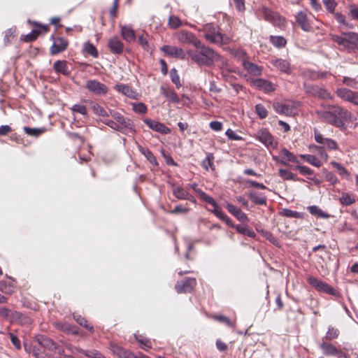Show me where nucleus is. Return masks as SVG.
<instances>
[{
    "label": "nucleus",
    "mask_w": 358,
    "mask_h": 358,
    "mask_svg": "<svg viewBox=\"0 0 358 358\" xmlns=\"http://www.w3.org/2000/svg\"><path fill=\"white\" fill-rule=\"evenodd\" d=\"M195 50H188L187 54L188 57L197 65L210 67L220 62V68L222 73L224 71H231L229 68L228 62L217 51L212 48L203 45L201 41L200 45L196 46Z\"/></svg>",
    "instance_id": "f257e3e1"
},
{
    "label": "nucleus",
    "mask_w": 358,
    "mask_h": 358,
    "mask_svg": "<svg viewBox=\"0 0 358 358\" xmlns=\"http://www.w3.org/2000/svg\"><path fill=\"white\" fill-rule=\"evenodd\" d=\"M317 115L324 122L340 129L345 127V122L352 119V113L338 105H329L326 110L317 111Z\"/></svg>",
    "instance_id": "f03ea898"
},
{
    "label": "nucleus",
    "mask_w": 358,
    "mask_h": 358,
    "mask_svg": "<svg viewBox=\"0 0 358 358\" xmlns=\"http://www.w3.org/2000/svg\"><path fill=\"white\" fill-rule=\"evenodd\" d=\"M203 37L210 43L217 45H227L231 41L230 38L222 34L220 28L213 24H207L204 27Z\"/></svg>",
    "instance_id": "7ed1b4c3"
},
{
    "label": "nucleus",
    "mask_w": 358,
    "mask_h": 358,
    "mask_svg": "<svg viewBox=\"0 0 358 358\" xmlns=\"http://www.w3.org/2000/svg\"><path fill=\"white\" fill-rule=\"evenodd\" d=\"M303 89L306 94L321 99H333V96L327 90L316 85L303 83Z\"/></svg>",
    "instance_id": "20e7f679"
},
{
    "label": "nucleus",
    "mask_w": 358,
    "mask_h": 358,
    "mask_svg": "<svg viewBox=\"0 0 358 358\" xmlns=\"http://www.w3.org/2000/svg\"><path fill=\"white\" fill-rule=\"evenodd\" d=\"M261 11L263 14L264 19L272 23L274 26L278 27H283L285 26L286 20L285 17H282L278 13L265 6L262 8Z\"/></svg>",
    "instance_id": "39448f33"
},
{
    "label": "nucleus",
    "mask_w": 358,
    "mask_h": 358,
    "mask_svg": "<svg viewBox=\"0 0 358 358\" xmlns=\"http://www.w3.org/2000/svg\"><path fill=\"white\" fill-rule=\"evenodd\" d=\"M307 282L319 292H322L332 296H337L338 294V292L332 286L315 277L309 276L307 278Z\"/></svg>",
    "instance_id": "423d86ee"
},
{
    "label": "nucleus",
    "mask_w": 358,
    "mask_h": 358,
    "mask_svg": "<svg viewBox=\"0 0 358 358\" xmlns=\"http://www.w3.org/2000/svg\"><path fill=\"white\" fill-rule=\"evenodd\" d=\"M320 348L326 356H335L337 358H349V355L338 349L332 343L329 341H322L319 345Z\"/></svg>",
    "instance_id": "0eeeda50"
},
{
    "label": "nucleus",
    "mask_w": 358,
    "mask_h": 358,
    "mask_svg": "<svg viewBox=\"0 0 358 358\" xmlns=\"http://www.w3.org/2000/svg\"><path fill=\"white\" fill-rule=\"evenodd\" d=\"M256 139L262 143L268 149H275L278 142L274 136L266 129L257 131L255 135Z\"/></svg>",
    "instance_id": "6e6552de"
},
{
    "label": "nucleus",
    "mask_w": 358,
    "mask_h": 358,
    "mask_svg": "<svg viewBox=\"0 0 358 358\" xmlns=\"http://www.w3.org/2000/svg\"><path fill=\"white\" fill-rule=\"evenodd\" d=\"M50 39L52 41V45L49 49L50 55H57L65 51L69 46V41L64 37L52 35Z\"/></svg>",
    "instance_id": "1a4fd4ad"
},
{
    "label": "nucleus",
    "mask_w": 358,
    "mask_h": 358,
    "mask_svg": "<svg viewBox=\"0 0 358 358\" xmlns=\"http://www.w3.org/2000/svg\"><path fill=\"white\" fill-rule=\"evenodd\" d=\"M196 285L195 278H185L180 281H178L175 285V289L178 294L190 293Z\"/></svg>",
    "instance_id": "9d476101"
},
{
    "label": "nucleus",
    "mask_w": 358,
    "mask_h": 358,
    "mask_svg": "<svg viewBox=\"0 0 358 358\" xmlns=\"http://www.w3.org/2000/svg\"><path fill=\"white\" fill-rule=\"evenodd\" d=\"M297 106V102L294 101H287L284 103L277 102L273 103L275 110L279 114L285 115H292Z\"/></svg>",
    "instance_id": "9b49d317"
},
{
    "label": "nucleus",
    "mask_w": 358,
    "mask_h": 358,
    "mask_svg": "<svg viewBox=\"0 0 358 358\" xmlns=\"http://www.w3.org/2000/svg\"><path fill=\"white\" fill-rule=\"evenodd\" d=\"M336 95L341 99L354 105L358 104V91H352L348 88L340 87L336 91Z\"/></svg>",
    "instance_id": "f8f14e48"
},
{
    "label": "nucleus",
    "mask_w": 358,
    "mask_h": 358,
    "mask_svg": "<svg viewBox=\"0 0 358 358\" xmlns=\"http://www.w3.org/2000/svg\"><path fill=\"white\" fill-rule=\"evenodd\" d=\"M36 340L38 343V344L45 349L53 352L59 350V353H61V352H63V348L61 346H59L58 344L54 342L52 339L48 338L46 336H37Z\"/></svg>",
    "instance_id": "ddd939ff"
},
{
    "label": "nucleus",
    "mask_w": 358,
    "mask_h": 358,
    "mask_svg": "<svg viewBox=\"0 0 358 358\" xmlns=\"http://www.w3.org/2000/svg\"><path fill=\"white\" fill-rule=\"evenodd\" d=\"M178 40L187 44H192L194 47L200 45L201 41L195 36L194 34L186 30H181L177 35Z\"/></svg>",
    "instance_id": "4468645a"
},
{
    "label": "nucleus",
    "mask_w": 358,
    "mask_h": 358,
    "mask_svg": "<svg viewBox=\"0 0 358 358\" xmlns=\"http://www.w3.org/2000/svg\"><path fill=\"white\" fill-rule=\"evenodd\" d=\"M33 24L39 28L38 29H34L29 34L24 36L23 40L26 42H31L35 41L38 36L43 33L45 34L49 31L50 26L47 24H42L37 22H34Z\"/></svg>",
    "instance_id": "2eb2a0df"
},
{
    "label": "nucleus",
    "mask_w": 358,
    "mask_h": 358,
    "mask_svg": "<svg viewBox=\"0 0 358 358\" xmlns=\"http://www.w3.org/2000/svg\"><path fill=\"white\" fill-rule=\"evenodd\" d=\"M314 138L317 143L325 145L327 148L329 150H338V145L336 141L331 138H324L317 129L314 130Z\"/></svg>",
    "instance_id": "dca6fc26"
},
{
    "label": "nucleus",
    "mask_w": 358,
    "mask_h": 358,
    "mask_svg": "<svg viewBox=\"0 0 358 358\" xmlns=\"http://www.w3.org/2000/svg\"><path fill=\"white\" fill-rule=\"evenodd\" d=\"M161 50L167 56L180 59H185L187 55L182 48L173 45H163Z\"/></svg>",
    "instance_id": "f3484780"
},
{
    "label": "nucleus",
    "mask_w": 358,
    "mask_h": 358,
    "mask_svg": "<svg viewBox=\"0 0 358 358\" xmlns=\"http://www.w3.org/2000/svg\"><path fill=\"white\" fill-rule=\"evenodd\" d=\"M85 87L96 95H103L108 92V87L96 80H90L86 83Z\"/></svg>",
    "instance_id": "a211bd4d"
},
{
    "label": "nucleus",
    "mask_w": 358,
    "mask_h": 358,
    "mask_svg": "<svg viewBox=\"0 0 358 358\" xmlns=\"http://www.w3.org/2000/svg\"><path fill=\"white\" fill-rule=\"evenodd\" d=\"M252 85L258 90L265 93L273 92L276 90V85L263 78L254 79L252 81Z\"/></svg>",
    "instance_id": "6ab92c4d"
},
{
    "label": "nucleus",
    "mask_w": 358,
    "mask_h": 358,
    "mask_svg": "<svg viewBox=\"0 0 358 358\" xmlns=\"http://www.w3.org/2000/svg\"><path fill=\"white\" fill-rule=\"evenodd\" d=\"M295 20L303 31L306 32L313 31V27L304 11H299L295 15Z\"/></svg>",
    "instance_id": "aec40b11"
},
{
    "label": "nucleus",
    "mask_w": 358,
    "mask_h": 358,
    "mask_svg": "<svg viewBox=\"0 0 358 358\" xmlns=\"http://www.w3.org/2000/svg\"><path fill=\"white\" fill-rule=\"evenodd\" d=\"M143 122L149 128L162 134H168L171 131V129L164 124L151 120L150 118L144 119Z\"/></svg>",
    "instance_id": "412c9836"
},
{
    "label": "nucleus",
    "mask_w": 358,
    "mask_h": 358,
    "mask_svg": "<svg viewBox=\"0 0 358 358\" xmlns=\"http://www.w3.org/2000/svg\"><path fill=\"white\" fill-rule=\"evenodd\" d=\"M173 194L178 199L187 200L194 204L196 203L195 198L182 186L174 185L173 187Z\"/></svg>",
    "instance_id": "4be33fe9"
},
{
    "label": "nucleus",
    "mask_w": 358,
    "mask_h": 358,
    "mask_svg": "<svg viewBox=\"0 0 358 358\" xmlns=\"http://www.w3.org/2000/svg\"><path fill=\"white\" fill-rule=\"evenodd\" d=\"M53 326L57 330L66 334L78 335V328L64 321H57L53 323Z\"/></svg>",
    "instance_id": "5701e85b"
},
{
    "label": "nucleus",
    "mask_w": 358,
    "mask_h": 358,
    "mask_svg": "<svg viewBox=\"0 0 358 358\" xmlns=\"http://www.w3.org/2000/svg\"><path fill=\"white\" fill-rule=\"evenodd\" d=\"M108 46L113 54L120 55L123 52L124 44L117 36L109 38Z\"/></svg>",
    "instance_id": "b1692460"
},
{
    "label": "nucleus",
    "mask_w": 358,
    "mask_h": 358,
    "mask_svg": "<svg viewBox=\"0 0 358 358\" xmlns=\"http://www.w3.org/2000/svg\"><path fill=\"white\" fill-rule=\"evenodd\" d=\"M213 207V210H208L213 213L219 219L224 222L229 227L235 228L236 225L233 221L222 211L221 207L215 201V205H211Z\"/></svg>",
    "instance_id": "393cba45"
},
{
    "label": "nucleus",
    "mask_w": 358,
    "mask_h": 358,
    "mask_svg": "<svg viewBox=\"0 0 358 358\" xmlns=\"http://www.w3.org/2000/svg\"><path fill=\"white\" fill-rule=\"evenodd\" d=\"M114 89L122 93V94L125 95L126 96L132 99H136L138 96L137 92L133 90V88L125 84L120 83L117 84L114 86Z\"/></svg>",
    "instance_id": "a878e982"
},
{
    "label": "nucleus",
    "mask_w": 358,
    "mask_h": 358,
    "mask_svg": "<svg viewBox=\"0 0 358 358\" xmlns=\"http://www.w3.org/2000/svg\"><path fill=\"white\" fill-rule=\"evenodd\" d=\"M271 63L280 71L288 75L292 73L291 66L289 61L280 58H275L272 59Z\"/></svg>",
    "instance_id": "bb28decb"
},
{
    "label": "nucleus",
    "mask_w": 358,
    "mask_h": 358,
    "mask_svg": "<svg viewBox=\"0 0 358 358\" xmlns=\"http://www.w3.org/2000/svg\"><path fill=\"white\" fill-rule=\"evenodd\" d=\"M227 210L233 215L238 221L242 222H248V218L247 215L243 213L241 208L236 207L231 203H227L226 206Z\"/></svg>",
    "instance_id": "cd10ccee"
},
{
    "label": "nucleus",
    "mask_w": 358,
    "mask_h": 358,
    "mask_svg": "<svg viewBox=\"0 0 358 358\" xmlns=\"http://www.w3.org/2000/svg\"><path fill=\"white\" fill-rule=\"evenodd\" d=\"M242 64L248 73L252 76H259L262 73V67L255 63L244 59Z\"/></svg>",
    "instance_id": "c85d7f7f"
},
{
    "label": "nucleus",
    "mask_w": 358,
    "mask_h": 358,
    "mask_svg": "<svg viewBox=\"0 0 358 358\" xmlns=\"http://www.w3.org/2000/svg\"><path fill=\"white\" fill-rule=\"evenodd\" d=\"M189 187L192 189L199 196V198L210 205H215V200L210 196L208 195L205 192L198 187V185L195 182L189 185Z\"/></svg>",
    "instance_id": "c756f323"
},
{
    "label": "nucleus",
    "mask_w": 358,
    "mask_h": 358,
    "mask_svg": "<svg viewBox=\"0 0 358 358\" xmlns=\"http://www.w3.org/2000/svg\"><path fill=\"white\" fill-rule=\"evenodd\" d=\"M328 74L327 71L320 72L311 70H306L302 72V76L306 80H317L325 78Z\"/></svg>",
    "instance_id": "7c9ffc66"
},
{
    "label": "nucleus",
    "mask_w": 358,
    "mask_h": 358,
    "mask_svg": "<svg viewBox=\"0 0 358 358\" xmlns=\"http://www.w3.org/2000/svg\"><path fill=\"white\" fill-rule=\"evenodd\" d=\"M248 197L255 204L266 205L267 198L261 192L251 190L248 192Z\"/></svg>",
    "instance_id": "2f4dec72"
},
{
    "label": "nucleus",
    "mask_w": 358,
    "mask_h": 358,
    "mask_svg": "<svg viewBox=\"0 0 358 358\" xmlns=\"http://www.w3.org/2000/svg\"><path fill=\"white\" fill-rule=\"evenodd\" d=\"M83 102L89 104L94 114L102 117L109 116L108 111L97 103L89 99H83Z\"/></svg>",
    "instance_id": "473e14b6"
},
{
    "label": "nucleus",
    "mask_w": 358,
    "mask_h": 358,
    "mask_svg": "<svg viewBox=\"0 0 358 358\" xmlns=\"http://www.w3.org/2000/svg\"><path fill=\"white\" fill-rule=\"evenodd\" d=\"M161 93L170 101L174 103H180V98L176 92L169 87L162 86L160 88Z\"/></svg>",
    "instance_id": "72a5a7b5"
},
{
    "label": "nucleus",
    "mask_w": 358,
    "mask_h": 358,
    "mask_svg": "<svg viewBox=\"0 0 358 358\" xmlns=\"http://www.w3.org/2000/svg\"><path fill=\"white\" fill-rule=\"evenodd\" d=\"M121 35L122 38L127 42L134 41L136 39L135 31L131 26L122 25L120 26Z\"/></svg>",
    "instance_id": "f704fd0d"
},
{
    "label": "nucleus",
    "mask_w": 358,
    "mask_h": 358,
    "mask_svg": "<svg viewBox=\"0 0 358 358\" xmlns=\"http://www.w3.org/2000/svg\"><path fill=\"white\" fill-rule=\"evenodd\" d=\"M11 322H15L22 325H24L30 324L32 322V320L27 315L15 311L12 313Z\"/></svg>",
    "instance_id": "c9c22d12"
},
{
    "label": "nucleus",
    "mask_w": 358,
    "mask_h": 358,
    "mask_svg": "<svg viewBox=\"0 0 358 358\" xmlns=\"http://www.w3.org/2000/svg\"><path fill=\"white\" fill-rule=\"evenodd\" d=\"M110 350L113 355H116L118 358H129L131 354L130 351L125 350L117 344H111Z\"/></svg>",
    "instance_id": "e433bc0d"
},
{
    "label": "nucleus",
    "mask_w": 358,
    "mask_h": 358,
    "mask_svg": "<svg viewBox=\"0 0 358 358\" xmlns=\"http://www.w3.org/2000/svg\"><path fill=\"white\" fill-rule=\"evenodd\" d=\"M110 115L122 126L129 128L131 127V122L129 119L125 118L121 113L114 111V110H109Z\"/></svg>",
    "instance_id": "4c0bfd02"
},
{
    "label": "nucleus",
    "mask_w": 358,
    "mask_h": 358,
    "mask_svg": "<svg viewBox=\"0 0 358 358\" xmlns=\"http://www.w3.org/2000/svg\"><path fill=\"white\" fill-rule=\"evenodd\" d=\"M53 69L57 73H62L63 75H68V65L67 62L65 60H57L53 64Z\"/></svg>",
    "instance_id": "58836bf2"
},
{
    "label": "nucleus",
    "mask_w": 358,
    "mask_h": 358,
    "mask_svg": "<svg viewBox=\"0 0 358 358\" xmlns=\"http://www.w3.org/2000/svg\"><path fill=\"white\" fill-rule=\"evenodd\" d=\"M269 41L271 43L278 48H285L287 45V40L281 36H270Z\"/></svg>",
    "instance_id": "ea45409f"
},
{
    "label": "nucleus",
    "mask_w": 358,
    "mask_h": 358,
    "mask_svg": "<svg viewBox=\"0 0 358 358\" xmlns=\"http://www.w3.org/2000/svg\"><path fill=\"white\" fill-rule=\"evenodd\" d=\"M138 150L143 155L145 158L153 165L157 166L158 163L156 157L154 156L152 152L148 148H143V146L138 145Z\"/></svg>",
    "instance_id": "a19ab883"
},
{
    "label": "nucleus",
    "mask_w": 358,
    "mask_h": 358,
    "mask_svg": "<svg viewBox=\"0 0 358 358\" xmlns=\"http://www.w3.org/2000/svg\"><path fill=\"white\" fill-rule=\"evenodd\" d=\"M136 340L139 343L140 347L145 351H148L152 348L151 341L141 335H135Z\"/></svg>",
    "instance_id": "79ce46f5"
},
{
    "label": "nucleus",
    "mask_w": 358,
    "mask_h": 358,
    "mask_svg": "<svg viewBox=\"0 0 358 358\" xmlns=\"http://www.w3.org/2000/svg\"><path fill=\"white\" fill-rule=\"evenodd\" d=\"M345 36L348 48H350L352 45H358V34L355 32L343 33Z\"/></svg>",
    "instance_id": "37998d69"
},
{
    "label": "nucleus",
    "mask_w": 358,
    "mask_h": 358,
    "mask_svg": "<svg viewBox=\"0 0 358 358\" xmlns=\"http://www.w3.org/2000/svg\"><path fill=\"white\" fill-rule=\"evenodd\" d=\"M307 209L310 214L315 215L317 217L327 219L330 217L329 214H328L326 212H324L317 206H310L307 208Z\"/></svg>",
    "instance_id": "c03bdc74"
},
{
    "label": "nucleus",
    "mask_w": 358,
    "mask_h": 358,
    "mask_svg": "<svg viewBox=\"0 0 358 358\" xmlns=\"http://www.w3.org/2000/svg\"><path fill=\"white\" fill-rule=\"evenodd\" d=\"M15 289L13 282L7 280L0 281V290L7 294H11Z\"/></svg>",
    "instance_id": "a18cd8bd"
},
{
    "label": "nucleus",
    "mask_w": 358,
    "mask_h": 358,
    "mask_svg": "<svg viewBox=\"0 0 358 358\" xmlns=\"http://www.w3.org/2000/svg\"><path fill=\"white\" fill-rule=\"evenodd\" d=\"M339 334L340 331L338 329L334 327H329L326 335L322 338V341H330L336 339Z\"/></svg>",
    "instance_id": "49530a36"
},
{
    "label": "nucleus",
    "mask_w": 358,
    "mask_h": 358,
    "mask_svg": "<svg viewBox=\"0 0 358 358\" xmlns=\"http://www.w3.org/2000/svg\"><path fill=\"white\" fill-rule=\"evenodd\" d=\"M299 157L315 167H320L322 166L321 161L315 155L302 154L299 155Z\"/></svg>",
    "instance_id": "de8ad7c7"
},
{
    "label": "nucleus",
    "mask_w": 358,
    "mask_h": 358,
    "mask_svg": "<svg viewBox=\"0 0 358 358\" xmlns=\"http://www.w3.org/2000/svg\"><path fill=\"white\" fill-rule=\"evenodd\" d=\"M278 174L279 176L285 180H293V181H300L301 180L297 178L296 175L292 173L291 171L280 169L278 170Z\"/></svg>",
    "instance_id": "09e8293b"
},
{
    "label": "nucleus",
    "mask_w": 358,
    "mask_h": 358,
    "mask_svg": "<svg viewBox=\"0 0 358 358\" xmlns=\"http://www.w3.org/2000/svg\"><path fill=\"white\" fill-rule=\"evenodd\" d=\"M213 162H214L213 155L212 153H208L206 159H203L202 162L203 168L206 171H209V169H211L212 171H215V167Z\"/></svg>",
    "instance_id": "8fccbe9b"
},
{
    "label": "nucleus",
    "mask_w": 358,
    "mask_h": 358,
    "mask_svg": "<svg viewBox=\"0 0 358 358\" xmlns=\"http://www.w3.org/2000/svg\"><path fill=\"white\" fill-rule=\"evenodd\" d=\"M24 132L30 136L38 137L41 134H44L46 131V129L42 128H30L29 127H24L23 128Z\"/></svg>",
    "instance_id": "3c124183"
},
{
    "label": "nucleus",
    "mask_w": 358,
    "mask_h": 358,
    "mask_svg": "<svg viewBox=\"0 0 358 358\" xmlns=\"http://www.w3.org/2000/svg\"><path fill=\"white\" fill-rule=\"evenodd\" d=\"M340 203L343 206H350L355 203V197L349 193H343L339 198Z\"/></svg>",
    "instance_id": "603ef678"
},
{
    "label": "nucleus",
    "mask_w": 358,
    "mask_h": 358,
    "mask_svg": "<svg viewBox=\"0 0 358 358\" xmlns=\"http://www.w3.org/2000/svg\"><path fill=\"white\" fill-rule=\"evenodd\" d=\"M84 103H85L82 101L80 103L74 104L71 108V111L87 117L88 115L87 109L86 105Z\"/></svg>",
    "instance_id": "864d4df0"
},
{
    "label": "nucleus",
    "mask_w": 358,
    "mask_h": 358,
    "mask_svg": "<svg viewBox=\"0 0 358 358\" xmlns=\"http://www.w3.org/2000/svg\"><path fill=\"white\" fill-rule=\"evenodd\" d=\"M84 51L94 58L99 57V52L96 47L91 43L87 42L84 44Z\"/></svg>",
    "instance_id": "5fc2aeb1"
},
{
    "label": "nucleus",
    "mask_w": 358,
    "mask_h": 358,
    "mask_svg": "<svg viewBox=\"0 0 358 358\" xmlns=\"http://www.w3.org/2000/svg\"><path fill=\"white\" fill-rule=\"evenodd\" d=\"M281 214L283 216L287 217H294V218H299L301 219L303 217V214L296 211H294L290 209L285 208L282 210Z\"/></svg>",
    "instance_id": "6e6d98bb"
},
{
    "label": "nucleus",
    "mask_w": 358,
    "mask_h": 358,
    "mask_svg": "<svg viewBox=\"0 0 358 358\" xmlns=\"http://www.w3.org/2000/svg\"><path fill=\"white\" fill-rule=\"evenodd\" d=\"M15 37V29H8L5 31L4 35V43L5 45H8Z\"/></svg>",
    "instance_id": "4d7b16f0"
},
{
    "label": "nucleus",
    "mask_w": 358,
    "mask_h": 358,
    "mask_svg": "<svg viewBox=\"0 0 358 358\" xmlns=\"http://www.w3.org/2000/svg\"><path fill=\"white\" fill-rule=\"evenodd\" d=\"M331 164L337 170L339 175L347 176L350 175L348 171L341 163L334 161L331 162Z\"/></svg>",
    "instance_id": "13d9d810"
},
{
    "label": "nucleus",
    "mask_w": 358,
    "mask_h": 358,
    "mask_svg": "<svg viewBox=\"0 0 358 358\" xmlns=\"http://www.w3.org/2000/svg\"><path fill=\"white\" fill-rule=\"evenodd\" d=\"M331 39L334 42L342 46L343 48H348L345 36L343 35V33L341 36L331 35Z\"/></svg>",
    "instance_id": "bf43d9fd"
},
{
    "label": "nucleus",
    "mask_w": 358,
    "mask_h": 358,
    "mask_svg": "<svg viewBox=\"0 0 358 358\" xmlns=\"http://www.w3.org/2000/svg\"><path fill=\"white\" fill-rule=\"evenodd\" d=\"M168 24L171 29H177L182 25L180 19L175 15L170 16Z\"/></svg>",
    "instance_id": "052dcab7"
},
{
    "label": "nucleus",
    "mask_w": 358,
    "mask_h": 358,
    "mask_svg": "<svg viewBox=\"0 0 358 358\" xmlns=\"http://www.w3.org/2000/svg\"><path fill=\"white\" fill-rule=\"evenodd\" d=\"M281 152L287 157L289 162L296 163L297 164H300V162L298 160L297 157L292 152L289 151L287 148H282Z\"/></svg>",
    "instance_id": "680f3d73"
},
{
    "label": "nucleus",
    "mask_w": 358,
    "mask_h": 358,
    "mask_svg": "<svg viewBox=\"0 0 358 358\" xmlns=\"http://www.w3.org/2000/svg\"><path fill=\"white\" fill-rule=\"evenodd\" d=\"M255 111L260 119H264L268 115L266 108L261 103L255 106Z\"/></svg>",
    "instance_id": "e2e57ef3"
},
{
    "label": "nucleus",
    "mask_w": 358,
    "mask_h": 358,
    "mask_svg": "<svg viewBox=\"0 0 358 358\" xmlns=\"http://www.w3.org/2000/svg\"><path fill=\"white\" fill-rule=\"evenodd\" d=\"M148 34H142L138 37V43L143 48V49L147 52L150 50V45L148 41Z\"/></svg>",
    "instance_id": "0e129e2a"
},
{
    "label": "nucleus",
    "mask_w": 358,
    "mask_h": 358,
    "mask_svg": "<svg viewBox=\"0 0 358 358\" xmlns=\"http://www.w3.org/2000/svg\"><path fill=\"white\" fill-rule=\"evenodd\" d=\"M343 83L348 87H350L352 88L357 89L358 81L352 78H350L348 76H344L342 80Z\"/></svg>",
    "instance_id": "69168bd1"
},
{
    "label": "nucleus",
    "mask_w": 358,
    "mask_h": 358,
    "mask_svg": "<svg viewBox=\"0 0 358 358\" xmlns=\"http://www.w3.org/2000/svg\"><path fill=\"white\" fill-rule=\"evenodd\" d=\"M132 109L134 112L145 114L147 112V106L143 103H132Z\"/></svg>",
    "instance_id": "338daca9"
},
{
    "label": "nucleus",
    "mask_w": 358,
    "mask_h": 358,
    "mask_svg": "<svg viewBox=\"0 0 358 358\" xmlns=\"http://www.w3.org/2000/svg\"><path fill=\"white\" fill-rule=\"evenodd\" d=\"M294 169H296L303 176L313 175L314 173L313 170L306 166H301L297 164L295 166Z\"/></svg>",
    "instance_id": "774afa93"
}]
</instances>
